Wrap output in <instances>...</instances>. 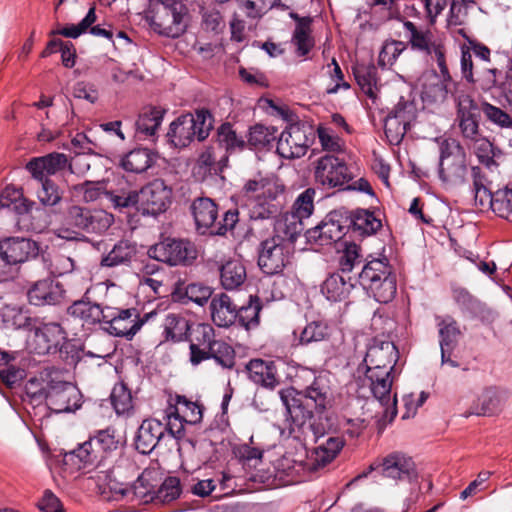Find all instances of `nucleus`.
Masks as SVG:
<instances>
[{
    "label": "nucleus",
    "mask_w": 512,
    "mask_h": 512,
    "mask_svg": "<svg viewBox=\"0 0 512 512\" xmlns=\"http://www.w3.org/2000/svg\"><path fill=\"white\" fill-rule=\"evenodd\" d=\"M243 190L250 201L248 206L252 220L275 217L286 204L285 187L274 180H248Z\"/></svg>",
    "instance_id": "nucleus-1"
},
{
    "label": "nucleus",
    "mask_w": 512,
    "mask_h": 512,
    "mask_svg": "<svg viewBox=\"0 0 512 512\" xmlns=\"http://www.w3.org/2000/svg\"><path fill=\"white\" fill-rule=\"evenodd\" d=\"M146 19L158 34L179 37L190 21L187 0H150Z\"/></svg>",
    "instance_id": "nucleus-2"
},
{
    "label": "nucleus",
    "mask_w": 512,
    "mask_h": 512,
    "mask_svg": "<svg viewBox=\"0 0 512 512\" xmlns=\"http://www.w3.org/2000/svg\"><path fill=\"white\" fill-rule=\"evenodd\" d=\"M213 128V117L206 109L196 110L177 117L169 126L167 142L175 148H185L196 138L204 141Z\"/></svg>",
    "instance_id": "nucleus-3"
},
{
    "label": "nucleus",
    "mask_w": 512,
    "mask_h": 512,
    "mask_svg": "<svg viewBox=\"0 0 512 512\" xmlns=\"http://www.w3.org/2000/svg\"><path fill=\"white\" fill-rule=\"evenodd\" d=\"M358 283L379 303H389L397 292L396 277L386 258L373 259L357 273Z\"/></svg>",
    "instance_id": "nucleus-4"
},
{
    "label": "nucleus",
    "mask_w": 512,
    "mask_h": 512,
    "mask_svg": "<svg viewBox=\"0 0 512 512\" xmlns=\"http://www.w3.org/2000/svg\"><path fill=\"white\" fill-rule=\"evenodd\" d=\"M20 327L27 330V348L38 355L57 352L66 339V332L57 322H44L39 318L26 317Z\"/></svg>",
    "instance_id": "nucleus-5"
},
{
    "label": "nucleus",
    "mask_w": 512,
    "mask_h": 512,
    "mask_svg": "<svg viewBox=\"0 0 512 512\" xmlns=\"http://www.w3.org/2000/svg\"><path fill=\"white\" fill-rule=\"evenodd\" d=\"M465 153L455 139H445L440 144L439 178L449 187L463 184L467 174Z\"/></svg>",
    "instance_id": "nucleus-6"
},
{
    "label": "nucleus",
    "mask_w": 512,
    "mask_h": 512,
    "mask_svg": "<svg viewBox=\"0 0 512 512\" xmlns=\"http://www.w3.org/2000/svg\"><path fill=\"white\" fill-rule=\"evenodd\" d=\"M147 254L169 266H189L197 258V249L189 240L167 237L150 246Z\"/></svg>",
    "instance_id": "nucleus-7"
},
{
    "label": "nucleus",
    "mask_w": 512,
    "mask_h": 512,
    "mask_svg": "<svg viewBox=\"0 0 512 512\" xmlns=\"http://www.w3.org/2000/svg\"><path fill=\"white\" fill-rule=\"evenodd\" d=\"M113 222V215L105 210L80 205L70 206L65 214V223L68 226L91 234L105 233Z\"/></svg>",
    "instance_id": "nucleus-8"
},
{
    "label": "nucleus",
    "mask_w": 512,
    "mask_h": 512,
    "mask_svg": "<svg viewBox=\"0 0 512 512\" xmlns=\"http://www.w3.org/2000/svg\"><path fill=\"white\" fill-rule=\"evenodd\" d=\"M314 177L317 184L328 188L343 189L353 175L344 159L334 154H325L316 161Z\"/></svg>",
    "instance_id": "nucleus-9"
},
{
    "label": "nucleus",
    "mask_w": 512,
    "mask_h": 512,
    "mask_svg": "<svg viewBox=\"0 0 512 512\" xmlns=\"http://www.w3.org/2000/svg\"><path fill=\"white\" fill-rule=\"evenodd\" d=\"M370 471H377L382 477L395 482H412L418 476L415 462L402 452H392L375 459L370 464Z\"/></svg>",
    "instance_id": "nucleus-10"
},
{
    "label": "nucleus",
    "mask_w": 512,
    "mask_h": 512,
    "mask_svg": "<svg viewBox=\"0 0 512 512\" xmlns=\"http://www.w3.org/2000/svg\"><path fill=\"white\" fill-rule=\"evenodd\" d=\"M347 233V211L340 209L330 212L321 223L308 229L305 237L308 243L325 246L341 240Z\"/></svg>",
    "instance_id": "nucleus-11"
},
{
    "label": "nucleus",
    "mask_w": 512,
    "mask_h": 512,
    "mask_svg": "<svg viewBox=\"0 0 512 512\" xmlns=\"http://www.w3.org/2000/svg\"><path fill=\"white\" fill-rule=\"evenodd\" d=\"M45 401L54 413H70L82 406V394L74 384L54 380L49 385Z\"/></svg>",
    "instance_id": "nucleus-12"
},
{
    "label": "nucleus",
    "mask_w": 512,
    "mask_h": 512,
    "mask_svg": "<svg viewBox=\"0 0 512 512\" xmlns=\"http://www.w3.org/2000/svg\"><path fill=\"white\" fill-rule=\"evenodd\" d=\"M171 197L172 190L164 180L155 179L138 192V210L143 215L157 216L167 210Z\"/></svg>",
    "instance_id": "nucleus-13"
},
{
    "label": "nucleus",
    "mask_w": 512,
    "mask_h": 512,
    "mask_svg": "<svg viewBox=\"0 0 512 512\" xmlns=\"http://www.w3.org/2000/svg\"><path fill=\"white\" fill-rule=\"evenodd\" d=\"M290 249L278 238H268L260 243L258 254V266L267 275H277L289 263Z\"/></svg>",
    "instance_id": "nucleus-14"
},
{
    "label": "nucleus",
    "mask_w": 512,
    "mask_h": 512,
    "mask_svg": "<svg viewBox=\"0 0 512 512\" xmlns=\"http://www.w3.org/2000/svg\"><path fill=\"white\" fill-rule=\"evenodd\" d=\"M312 136L310 129L292 124L278 136L277 153L286 159L300 158L306 154Z\"/></svg>",
    "instance_id": "nucleus-15"
},
{
    "label": "nucleus",
    "mask_w": 512,
    "mask_h": 512,
    "mask_svg": "<svg viewBox=\"0 0 512 512\" xmlns=\"http://www.w3.org/2000/svg\"><path fill=\"white\" fill-rule=\"evenodd\" d=\"M399 374L398 371L382 370V369H366L365 379L369 382L370 390L375 399L379 403L392 410V415H396V394L391 395L392 384Z\"/></svg>",
    "instance_id": "nucleus-16"
},
{
    "label": "nucleus",
    "mask_w": 512,
    "mask_h": 512,
    "mask_svg": "<svg viewBox=\"0 0 512 512\" xmlns=\"http://www.w3.org/2000/svg\"><path fill=\"white\" fill-rule=\"evenodd\" d=\"M310 429L315 442L318 443L311 456V465L313 469H318L326 466L337 456L344 446V441L338 436H329L324 439L325 429L321 423H311Z\"/></svg>",
    "instance_id": "nucleus-17"
},
{
    "label": "nucleus",
    "mask_w": 512,
    "mask_h": 512,
    "mask_svg": "<svg viewBox=\"0 0 512 512\" xmlns=\"http://www.w3.org/2000/svg\"><path fill=\"white\" fill-rule=\"evenodd\" d=\"M39 254L37 242L20 237H10L0 241V257L9 264L24 263Z\"/></svg>",
    "instance_id": "nucleus-18"
},
{
    "label": "nucleus",
    "mask_w": 512,
    "mask_h": 512,
    "mask_svg": "<svg viewBox=\"0 0 512 512\" xmlns=\"http://www.w3.org/2000/svg\"><path fill=\"white\" fill-rule=\"evenodd\" d=\"M281 402L286 408L292 423L297 427L305 424L317 423L310 408L311 403L302 397L294 388L283 389L279 392Z\"/></svg>",
    "instance_id": "nucleus-19"
},
{
    "label": "nucleus",
    "mask_w": 512,
    "mask_h": 512,
    "mask_svg": "<svg viewBox=\"0 0 512 512\" xmlns=\"http://www.w3.org/2000/svg\"><path fill=\"white\" fill-rule=\"evenodd\" d=\"M399 352L391 341L376 342L371 345L364 358L367 368L397 371Z\"/></svg>",
    "instance_id": "nucleus-20"
},
{
    "label": "nucleus",
    "mask_w": 512,
    "mask_h": 512,
    "mask_svg": "<svg viewBox=\"0 0 512 512\" xmlns=\"http://www.w3.org/2000/svg\"><path fill=\"white\" fill-rule=\"evenodd\" d=\"M28 301L34 306L56 305L64 298L62 284L51 278L35 282L27 292Z\"/></svg>",
    "instance_id": "nucleus-21"
},
{
    "label": "nucleus",
    "mask_w": 512,
    "mask_h": 512,
    "mask_svg": "<svg viewBox=\"0 0 512 512\" xmlns=\"http://www.w3.org/2000/svg\"><path fill=\"white\" fill-rule=\"evenodd\" d=\"M103 460L104 455L100 449L95 448L90 438L63 456V463L77 470L98 467Z\"/></svg>",
    "instance_id": "nucleus-22"
},
{
    "label": "nucleus",
    "mask_w": 512,
    "mask_h": 512,
    "mask_svg": "<svg viewBox=\"0 0 512 512\" xmlns=\"http://www.w3.org/2000/svg\"><path fill=\"white\" fill-rule=\"evenodd\" d=\"M190 209L198 233L202 235H214L212 232L214 231L217 223V204L211 198L198 197L193 200Z\"/></svg>",
    "instance_id": "nucleus-23"
},
{
    "label": "nucleus",
    "mask_w": 512,
    "mask_h": 512,
    "mask_svg": "<svg viewBox=\"0 0 512 512\" xmlns=\"http://www.w3.org/2000/svg\"><path fill=\"white\" fill-rule=\"evenodd\" d=\"M506 400V393L496 387H488L472 404L470 409L464 413V417L471 415L493 416L499 413Z\"/></svg>",
    "instance_id": "nucleus-24"
},
{
    "label": "nucleus",
    "mask_w": 512,
    "mask_h": 512,
    "mask_svg": "<svg viewBox=\"0 0 512 512\" xmlns=\"http://www.w3.org/2000/svg\"><path fill=\"white\" fill-rule=\"evenodd\" d=\"M165 438L164 424L157 419H146L138 428L135 447L140 453L149 454Z\"/></svg>",
    "instance_id": "nucleus-25"
},
{
    "label": "nucleus",
    "mask_w": 512,
    "mask_h": 512,
    "mask_svg": "<svg viewBox=\"0 0 512 512\" xmlns=\"http://www.w3.org/2000/svg\"><path fill=\"white\" fill-rule=\"evenodd\" d=\"M357 282L358 277L333 273L323 282L321 292L330 301H342L348 297Z\"/></svg>",
    "instance_id": "nucleus-26"
},
{
    "label": "nucleus",
    "mask_w": 512,
    "mask_h": 512,
    "mask_svg": "<svg viewBox=\"0 0 512 512\" xmlns=\"http://www.w3.org/2000/svg\"><path fill=\"white\" fill-rule=\"evenodd\" d=\"M245 369L249 379L257 385L274 389L279 384L277 369L273 361L252 359L246 364Z\"/></svg>",
    "instance_id": "nucleus-27"
},
{
    "label": "nucleus",
    "mask_w": 512,
    "mask_h": 512,
    "mask_svg": "<svg viewBox=\"0 0 512 512\" xmlns=\"http://www.w3.org/2000/svg\"><path fill=\"white\" fill-rule=\"evenodd\" d=\"M105 313L106 316L104 323L108 325L106 328L107 331L114 336L125 337L128 340H131L134 337L149 318L156 315V313H147L143 316V319H137V321L131 322L115 319L113 313H116V310L111 307H107V311H105Z\"/></svg>",
    "instance_id": "nucleus-28"
},
{
    "label": "nucleus",
    "mask_w": 512,
    "mask_h": 512,
    "mask_svg": "<svg viewBox=\"0 0 512 512\" xmlns=\"http://www.w3.org/2000/svg\"><path fill=\"white\" fill-rule=\"evenodd\" d=\"M210 310L212 321L218 327H229L237 320V305L225 293L212 298Z\"/></svg>",
    "instance_id": "nucleus-29"
},
{
    "label": "nucleus",
    "mask_w": 512,
    "mask_h": 512,
    "mask_svg": "<svg viewBox=\"0 0 512 512\" xmlns=\"http://www.w3.org/2000/svg\"><path fill=\"white\" fill-rule=\"evenodd\" d=\"M347 225L349 232L364 237L375 234L382 227V222L368 210H357L355 213L347 211Z\"/></svg>",
    "instance_id": "nucleus-30"
},
{
    "label": "nucleus",
    "mask_w": 512,
    "mask_h": 512,
    "mask_svg": "<svg viewBox=\"0 0 512 512\" xmlns=\"http://www.w3.org/2000/svg\"><path fill=\"white\" fill-rule=\"evenodd\" d=\"M300 393L306 401L314 404L318 413H322L331 403V388L325 375L316 376L313 382Z\"/></svg>",
    "instance_id": "nucleus-31"
},
{
    "label": "nucleus",
    "mask_w": 512,
    "mask_h": 512,
    "mask_svg": "<svg viewBox=\"0 0 512 512\" xmlns=\"http://www.w3.org/2000/svg\"><path fill=\"white\" fill-rule=\"evenodd\" d=\"M107 307L103 308L97 303L86 301L84 299L77 300L67 309L69 315L79 319L83 325H95L104 323Z\"/></svg>",
    "instance_id": "nucleus-32"
},
{
    "label": "nucleus",
    "mask_w": 512,
    "mask_h": 512,
    "mask_svg": "<svg viewBox=\"0 0 512 512\" xmlns=\"http://www.w3.org/2000/svg\"><path fill=\"white\" fill-rule=\"evenodd\" d=\"M137 244L123 239L114 244L108 254L101 259L102 267L113 268L121 265H129L137 254Z\"/></svg>",
    "instance_id": "nucleus-33"
},
{
    "label": "nucleus",
    "mask_w": 512,
    "mask_h": 512,
    "mask_svg": "<svg viewBox=\"0 0 512 512\" xmlns=\"http://www.w3.org/2000/svg\"><path fill=\"white\" fill-rule=\"evenodd\" d=\"M304 230L303 221L290 213L279 218L274 225V235L271 238H278L289 247L297 240Z\"/></svg>",
    "instance_id": "nucleus-34"
},
{
    "label": "nucleus",
    "mask_w": 512,
    "mask_h": 512,
    "mask_svg": "<svg viewBox=\"0 0 512 512\" xmlns=\"http://www.w3.org/2000/svg\"><path fill=\"white\" fill-rule=\"evenodd\" d=\"M290 16L296 21L292 37V42L296 46V54L304 57L314 47V39L311 36L312 19L310 17H300L296 13H291Z\"/></svg>",
    "instance_id": "nucleus-35"
},
{
    "label": "nucleus",
    "mask_w": 512,
    "mask_h": 512,
    "mask_svg": "<svg viewBox=\"0 0 512 512\" xmlns=\"http://www.w3.org/2000/svg\"><path fill=\"white\" fill-rule=\"evenodd\" d=\"M246 278V267L240 260H228L220 267V281L225 290L239 288L244 284Z\"/></svg>",
    "instance_id": "nucleus-36"
},
{
    "label": "nucleus",
    "mask_w": 512,
    "mask_h": 512,
    "mask_svg": "<svg viewBox=\"0 0 512 512\" xmlns=\"http://www.w3.org/2000/svg\"><path fill=\"white\" fill-rule=\"evenodd\" d=\"M155 162L154 154L147 148H138L122 157L121 167L131 173L140 174L147 171Z\"/></svg>",
    "instance_id": "nucleus-37"
},
{
    "label": "nucleus",
    "mask_w": 512,
    "mask_h": 512,
    "mask_svg": "<svg viewBox=\"0 0 512 512\" xmlns=\"http://www.w3.org/2000/svg\"><path fill=\"white\" fill-rule=\"evenodd\" d=\"M353 74L361 90L371 99L376 98L378 90L377 68L373 63H357Z\"/></svg>",
    "instance_id": "nucleus-38"
},
{
    "label": "nucleus",
    "mask_w": 512,
    "mask_h": 512,
    "mask_svg": "<svg viewBox=\"0 0 512 512\" xmlns=\"http://www.w3.org/2000/svg\"><path fill=\"white\" fill-rule=\"evenodd\" d=\"M329 327L323 321H312L308 323L297 335L296 331L293 332V345L304 346L311 343L320 342L329 338Z\"/></svg>",
    "instance_id": "nucleus-39"
},
{
    "label": "nucleus",
    "mask_w": 512,
    "mask_h": 512,
    "mask_svg": "<svg viewBox=\"0 0 512 512\" xmlns=\"http://www.w3.org/2000/svg\"><path fill=\"white\" fill-rule=\"evenodd\" d=\"M164 112L157 107L143 109L135 124L137 132L145 136H154L162 123Z\"/></svg>",
    "instance_id": "nucleus-40"
},
{
    "label": "nucleus",
    "mask_w": 512,
    "mask_h": 512,
    "mask_svg": "<svg viewBox=\"0 0 512 512\" xmlns=\"http://www.w3.org/2000/svg\"><path fill=\"white\" fill-rule=\"evenodd\" d=\"M51 381L54 379L51 378L49 369H44L38 375L29 378L25 385L27 396L34 402H42L46 398Z\"/></svg>",
    "instance_id": "nucleus-41"
},
{
    "label": "nucleus",
    "mask_w": 512,
    "mask_h": 512,
    "mask_svg": "<svg viewBox=\"0 0 512 512\" xmlns=\"http://www.w3.org/2000/svg\"><path fill=\"white\" fill-rule=\"evenodd\" d=\"M404 28L409 32L411 48L426 54H431V48L436 43L433 34L428 29H419L413 22L405 21Z\"/></svg>",
    "instance_id": "nucleus-42"
},
{
    "label": "nucleus",
    "mask_w": 512,
    "mask_h": 512,
    "mask_svg": "<svg viewBox=\"0 0 512 512\" xmlns=\"http://www.w3.org/2000/svg\"><path fill=\"white\" fill-rule=\"evenodd\" d=\"M217 141L226 151V155L242 151L246 146V141L239 136L228 122L223 123L217 129Z\"/></svg>",
    "instance_id": "nucleus-43"
},
{
    "label": "nucleus",
    "mask_w": 512,
    "mask_h": 512,
    "mask_svg": "<svg viewBox=\"0 0 512 512\" xmlns=\"http://www.w3.org/2000/svg\"><path fill=\"white\" fill-rule=\"evenodd\" d=\"M439 328L440 348L455 349L461 334L456 320L451 316L437 317Z\"/></svg>",
    "instance_id": "nucleus-44"
},
{
    "label": "nucleus",
    "mask_w": 512,
    "mask_h": 512,
    "mask_svg": "<svg viewBox=\"0 0 512 512\" xmlns=\"http://www.w3.org/2000/svg\"><path fill=\"white\" fill-rule=\"evenodd\" d=\"M473 193L475 204L481 208L489 206L491 209L494 204V193L485 185L486 178L479 167L472 168Z\"/></svg>",
    "instance_id": "nucleus-45"
},
{
    "label": "nucleus",
    "mask_w": 512,
    "mask_h": 512,
    "mask_svg": "<svg viewBox=\"0 0 512 512\" xmlns=\"http://www.w3.org/2000/svg\"><path fill=\"white\" fill-rule=\"evenodd\" d=\"M262 309L261 300L258 296L250 295L246 305L237 307V320L246 329L256 327L259 324V313Z\"/></svg>",
    "instance_id": "nucleus-46"
},
{
    "label": "nucleus",
    "mask_w": 512,
    "mask_h": 512,
    "mask_svg": "<svg viewBox=\"0 0 512 512\" xmlns=\"http://www.w3.org/2000/svg\"><path fill=\"white\" fill-rule=\"evenodd\" d=\"M277 138V129L274 126L257 124L250 128L247 143L254 148H264Z\"/></svg>",
    "instance_id": "nucleus-47"
},
{
    "label": "nucleus",
    "mask_w": 512,
    "mask_h": 512,
    "mask_svg": "<svg viewBox=\"0 0 512 512\" xmlns=\"http://www.w3.org/2000/svg\"><path fill=\"white\" fill-rule=\"evenodd\" d=\"M454 98L457 107L456 119H480L482 106L479 107L469 94L457 92Z\"/></svg>",
    "instance_id": "nucleus-48"
},
{
    "label": "nucleus",
    "mask_w": 512,
    "mask_h": 512,
    "mask_svg": "<svg viewBox=\"0 0 512 512\" xmlns=\"http://www.w3.org/2000/svg\"><path fill=\"white\" fill-rule=\"evenodd\" d=\"M95 7H91L86 16L77 25L71 24L61 29L52 30L50 36L62 35L67 38H78L81 34L85 33L89 27L96 21Z\"/></svg>",
    "instance_id": "nucleus-49"
},
{
    "label": "nucleus",
    "mask_w": 512,
    "mask_h": 512,
    "mask_svg": "<svg viewBox=\"0 0 512 512\" xmlns=\"http://www.w3.org/2000/svg\"><path fill=\"white\" fill-rule=\"evenodd\" d=\"M110 399L118 415L129 412L133 407L131 391L124 383L115 384Z\"/></svg>",
    "instance_id": "nucleus-50"
},
{
    "label": "nucleus",
    "mask_w": 512,
    "mask_h": 512,
    "mask_svg": "<svg viewBox=\"0 0 512 512\" xmlns=\"http://www.w3.org/2000/svg\"><path fill=\"white\" fill-rule=\"evenodd\" d=\"M11 357L0 352V377L7 386H14L26 375L25 370L10 363Z\"/></svg>",
    "instance_id": "nucleus-51"
},
{
    "label": "nucleus",
    "mask_w": 512,
    "mask_h": 512,
    "mask_svg": "<svg viewBox=\"0 0 512 512\" xmlns=\"http://www.w3.org/2000/svg\"><path fill=\"white\" fill-rule=\"evenodd\" d=\"M189 322L181 316L170 314L165 320L166 338L174 342L182 341L186 338L189 330Z\"/></svg>",
    "instance_id": "nucleus-52"
},
{
    "label": "nucleus",
    "mask_w": 512,
    "mask_h": 512,
    "mask_svg": "<svg viewBox=\"0 0 512 512\" xmlns=\"http://www.w3.org/2000/svg\"><path fill=\"white\" fill-rule=\"evenodd\" d=\"M173 410H178L185 423L196 424L202 419V407L185 396L178 395L176 397V406L173 407Z\"/></svg>",
    "instance_id": "nucleus-53"
},
{
    "label": "nucleus",
    "mask_w": 512,
    "mask_h": 512,
    "mask_svg": "<svg viewBox=\"0 0 512 512\" xmlns=\"http://www.w3.org/2000/svg\"><path fill=\"white\" fill-rule=\"evenodd\" d=\"M235 350L228 343L218 340L212 344L210 358L226 369H232L235 365Z\"/></svg>",
    "instance_id": "nucleus-54"
},
{
    "label": "nucleus",
    "mask_w": 512,
    "mask_h": 512,
    "mask_svg": "<svg viewBox=\"0 0 512 512\" xmlns=\"http://www.w3.org/2000/svg\"><path fill=\"white\" fill-rule=\"evenodd\" d=\"M315 189L307 188L295 200L290 214L298 216L300 220L307 219L314 211Z\"/></svg>",
    "instance_id": "nucleus-55"
},
{
    "label": "nucleus",
    "mask_w": 512,
    "mask_h": 512,
    "mask_svg": "<svg viewBox=\"0 0 512 512\" xmlns=\"http://www.w3.org/2000/svg\"><path fill=\"white\" fill-rule=\"evenodd\" d=\"M474 152L480 163L490 168L493 165H497L495 157H497L501 151L493 146V144L486 138L473 139Z\"/></svg>",
    "instance_id": "nucleus-56"
},
{
    "label": "nucleus",
    "mask_w": 512,
    "mask_h": 512,
    "mask_svg": "<svg viewBox=\"0 0 512 512\" xmlns=\"http://www.w3.org/2000/svg\"><path fill=\"white\" fill-rule=\"evenodd\" d=\"M492 211L497 216L512 222V189L505 188L494 192Z\"/></svg>",
    "instance_id": "nucleus-57"
},
{
    "label": "nucleus",
    "mask_w": 512,
    "mask_h": 512,
    "mask_svg": "<svg viewBox=\"0 0 512 512\" xmlns=\"http://www.w3.org/2000/svg\"><path fill=\"white\" fill-rule=\"evenodd\" d=\"M181 494L180 479L175 476L167 477L161 486L155 491V501L169 503L177 499Z\"/></svg>",
    "instance_id": "nucleus-58"
},
{
    "label": "nucleus",
    "mask_w": 512,
    "mask_h": 512,
    "mask_svg": "<svg viewBox=\"0 0 512 512\" xmlns=\"http://www.w3.org/2000/svg\"><path fill=\"white\" fill-rule=\"evenodd\" d=\"M96 449H100L104 458L106 454L114 451L119 446V439L115 435V429L108 427L99 430L94 436L90 437Z\"/></svg>",
    "instance_id": "nucleus-59"
},
{
    "label": "nucleus",
    "mask_w": 512,
    "mask_h": 512,
    "mask_svg": "<svg viewBox=\"0 0 512 512\" xmlns=\"http://www.w3.org/2000/svg\"><path fill=\"white\" fill-rule=\"evenodd\" d=\"M73 189L83 194V201L86 203L95 202L103 198L107 200V194H109V191L106 190L102 182L85 181L73 186Z\"/></svg>",
    "instance_id": "nucleus-60"
},
{
    "label": "nucleus",
    "mask_w": 512,
    "mask_h": 512,
    "mask_svg": "<svg viewBox=\"0 0 512 512\" xmlns=\"http://www.w3.org/2000/svg\"><path fill=\"white\" fill-rule=\"evenodd\" d=\"M41 184V189L37 192L41 204L48 207L57 206L62 201L63 191L50 179H45Z\"/></svg>",
    "instance_id": "nucleus-61"
},
{
    "label": "nucleus",
    "mask_w": 512,
    "mask_h": 512,
    "mask_svg": "<svg viewBox=\"0 0 512 512\" xmlns=\"http://www.w3.org/2000/svg\"><path fill=\"white\" fill-rule=\"evenodd\" d=\"M358 250L359 247L354 243L346 245L344 253L339 260V273L348 276L362 263Z\"/></svg>",
    "instance_id": "nucleus-62"
},
{
    "label": "nucleus",
    "mask_w": 512,
    "mask_h": 512,
    "mask_svg": "<svg viewBox=\"0 0 512 512\" xmlns=\"http://www.w3.org/2000/svg\"><path fill=\"white\" fill-rule=\"evenodd\" d=\"M389 115L410 126L411 122L416 118L417 115L416 104L413 100L404 99V97H401L398 103L389 112Z\"/></svg>",
    "instance_id": "nucleus-63"
},
{
    "label": "nucleus",
    "mask_w": 512,
    "mask_h": 512,
    "mask_svg": "<svg viewBox=\"0 0 512 512\" xmlns=\"http://www.w3.org/2000/svg\"><path fill=\"white\" fill-rule=\"evenodd\" d=\"M410 128L406 123L399 121L391 115H387L384 125L385 135L388 141L393 144H399L404 138L407 130Z\"/></svg>",
    "instance_id": "nucleus-64"
}]
</instances>
